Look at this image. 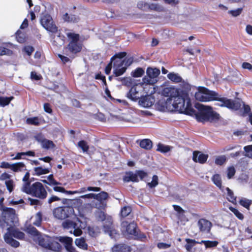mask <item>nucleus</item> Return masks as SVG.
<instances>
[{
    "mask_svg": "<svg viewBox=\"0 0 252 252\" xmlns=\"http://www.w3.org/2000/svg\"><path fill=\"white\" fill-rule=\"evenodd\" d=\"M162 95L167 97L163 105V108L170 110L172 107L175 111L181 114L191 116H195L198 122H213L218 120L220 115L213 110L209 106L196 103L195 107L198 112L192 106L191 99L186 91L174 87H166L161 92Z\"/></svg>",
    "mask_w": 252,
    "mask_h": 252,
    "instance_id": "obj_1",
    "label": "nucleus"
},
{
    "mask_svg": "<svg viewBox=\"0 0 252 252\" xmlns=\"http://www.w3.org/2000/svg\"><path fill=\"white\" fill-rule=\"evenodd\" d=\"M206 95H207V101H218L221 104H218L220 107H225L233 110H238L241 108L240 101H233L226 97H221L220 95L215 91H211L206 88Z\"/></svg>",
    "mask_w": 252,
    "mask_h": 252,
    "instance_id": "obj_2",
    "label": "nucleus"
},
{
    "mask_svg": "<svg viewBox=\"0 0 252 252\" xmlns=\"http://www.w3.org/2000/svg\"><path fill=\"white\" fill-rule=\"evenodd\" d=\"M38 244L42 248L55 252H59L62 246L59 243L46 235H41L38 237Z\"/></svg>",
    "mask_w": 252,
    "mask_h": 252,
    "instance_id": "obj_3",
    "label": "nucleus"
},
{
    "mask_svg": "<svg viewBox=\"0 0 252 252\" xmlns=\"http://www.w3.org/2000/svg\"><path fill=\"white\" fill-rule=\"evenodd\" d=\"M147 176V173L142 170H137L134 172L131 171H126L123 177V181L124 183H137L139 182L138 178L142 180Z\"/></svg>",
    "mask_w": 252,
    "mask_h": 252,
    "instance_id": "obj_4",
    "label": "nucleus"
},
{
    "mask_svg": "<svg viewBox=\"0 0 252 252\" xmlns=\"http://www.w3.org/2000/svg\"><path fill=\"white\" fill-rule=\"evenodd\" d=\"M40 23L48 32L55 33L58 32V27L54 23L52 16L48 13H43L40 17Z\"/></svg>",
    "mask_w": 252,
    "mask_h": 252,
    "instance_id": "obj_5",
    "label": "nucleus"
},
{
    "mask_svg": "<svg viewBox=\"0 0 252 252\" xmlns=\"http://www.w3.org/2000/svg\"><path fill=\"white\" fill-rule=\"evenodd\" d=\"M147 76H144L143 82L144 84L153 85L158 81L160 70L156 67H148L146 70Z\"/></svg>",
    "mask_w": 252,
    "mask_h": 252,
    "instance_id": "obj_6",
    "label": "nucleus"
},
{
    "mask_svg": "<svg viewBox=\"0 0 252 252\" xmlns=\"http://www.w3.org/2000/svg\"><path fill=\"white\" fill-rule=\"evenodd\" d=\"M74 212L72 207L69 206L59 207L53 210L54 217L59 220H64L70 217Z\"/></svg>",
    "mask_w": 252,
    "mask_h": 252,
    "instance_id": "obj_7",
    "label": "nucleus"
},
{
    "mask_svg": "<svg viewBox=\"0 0 252 252\" xmlns=\"http://www.w3.org/2000/svg\"><path fill=\"white\" fill-rule=\"evenodd\" d=\"M29 194L42 199L45 198L47 194L43 185L38 182L31 185V190Z\"/></svg>",
    "mask_w": 252,
    "mask_h": 252,
    "instance_id": "obj_8",
    "label": "nucleus"
},
{
    "mask_svg": "<svg viewBox=\"0 0 252 252\" xmlns=\"http://www.w3.org/2000/svg\"><path fill=\"white\" fill-rule=\"evenodd\" d=\"M59 241L62 243L67 252H75V248L72 246L73 239L67 236L60 237Z\"/></svg>",
    "mask_w": 252,
    "mask_h": 252,
    "instance_id": "obj_9",
    "label": "nucleus"
},
{
    "mask_svg": "<svg viewBox=\"0 0 252 252\" xmlns=\"http://www.w3.org/2000/svg\"><path fill=\"white\" fill-rule=\"evenodd\" d=\"M103 231L105 233L108 234L111 238H115V235L118 234V231L113 226L111 218L107 219L103 224Z\"/></svg>",
    "mask_w": 252,
    "mask_h": 252,
    "instance_id": "obj_10",
    "label": "nucleus"
},
{
    "mask_svg": "<svg viewBox=\"0 0 252 252\" xmlns=\"http://www.w3.org/2000/svg\"><path fill=\"white\" fill-rule=\"evenodd\" d=\"M108 197V194L105 191H101L97 194H94V198L99 202L97 205L96 204V207L98 208H104L106 203L104 202Z\"/></svg>",
    "mask_w": 252,
    "mask_h": 252,
    "instance_id": "obj_11",
    "label": "nucleus"
},
{
    "mask_svg": "<svg viewBox=\"0 0 252 252\" xmlns=\"http://www.w3.org/2000/svg\"><path fill=\"white\" fill-rule=\"evenodd\" d=\"M113 73L116 77L123 75L126 70L127 68L124 66V62H114L113 63Z\"/></svg>",
    "mask_w": 252,
    "mask_h": 252,
    "instance_id": "obj_12",
    "label": "nucleus"
},
{
    "mask_svg": "<svg viewBox=\"0 0 252 252\" xmlns=\"http://www.w3.org/2000/svg\"><path fill=\"white\" fill-rule=\"evenodd\" d=\"M197 225L201 232L208 233L210 231L212 224L206 219H200L198 220Z\"/></svg>",
    "mask_w": 252,
    "mask_h": 252,
    "instance_id": "obj_13",
    "label": "nucleus"
},
{
    "mask_svg": "<svg viewBox=\"0 0 252 252\" xmlns=\"http://www.w3.org/2000/svg\"><path fill=\"white\" fill-rule=\"evenodd\" d=\"M138 99L139 105L145 108L150 107L154 103V99L150 95L141 96Z\"/></svg>",
    "mask_w": 252,
    "mask_h": 252,
    "instance_id": "obj_14",
    "label": "nucleus"
},
{
    "mask_svg": "<svg viewBox=\"0 0 252 252\" xmlns=\"http://www.w3.org/2000/svg\"><path fill=\"white\" fill-rule=\"evenodd\" d=\"M74 223H75V229L73 231L74 235L75 236L81 235L82 234V229L86 227V222L77 218Z\"/></svg>",
    "mask_w": 252,
    "mask_h": 252,
    "instance_id": "obj_15",
    "label": "nucleus"
},
{
    "mask_svg": "<svg viewBox=\"0 0 252 252\" xmlns=\"http://www.w3.org/2000/svg\"><path fill=\"white\" fill-rule=\"evenodd\" d=\"M208 158V155L201 153L200 151H194L193 152L192 159L195 162L204 163Z\"/></svg>",
    "mask_w": 252,
    "mask_h": 252,
    "instance_id": "obj_16",
    "label": "nucleus"
},
{
    "mask_svg": "<svg viewBox=\"0 0 252 252\" xmlns=\"http://www.w3.org/2000/svg\"><path fill=\"white\" fill-rule=\"evenodd\" d=\"M126 97L132 101H136L140 98L138 92L136 90V86H131L129 91L126 93Z\"/></svg>",
    "mask_w": 252,
    "mask_h": 252,
    "instance_id": "obj_17",
    "label": "nucleus"
},
{
    "mask_svg": "<svg viewBox=\"0 0 252 252\" xmlns=\"http://www.w3.org/2000/svg\"><path fill=\"white\" fill-rule=\"evenodd\" d=\"M206 90V88L205 87H199L198 91L195 93L194 96L195 99L200 101L207 102Z\"/></svg>",
    "mask_w": 252,
    "mask_h": 252,
    "instance_id": "obj_18",
    "label": "nucleus"
},
{
    "mask_svg": "<svg viewBox=\"0 0 252 252\" xmlns=\"http://www.w3.org/2000/svg\"><path fill=\"white\" fill-rule=\"evenodd\" d=\"M6 234H9L13 238H15L19 240H23L25 238V233L18 229L8 228Z\"/></svg>",
    "mask_w": 252,
    "mask_h": 252,
    "instance_id": "obj_19",
    "label": "nucleus"
},
{
    "mask_svg": "<svg viewBox=\"0 0 252 252\" xmlns=\"http://www.w3.org/2000/svg\"><path fill=\"white\" fill-rule=\"evenodd\" d=\"M68 51L73 54L80 52L82 50V45L79 42H70L67 45Z\"/></svg>",
    "mask_w": 252,
    "mask_h": 252,
    "instance_id": "obj_20",
    "label": "nucleus"
},
{
    "mask_svg": "<svg viewBox=\"0 0 252 252\" xmlns=\"http://www.w3.org/2000/svg\"><path fill=\"white\" fill-rule=\"evenodd\" d=\"M4 240L7 244L12 247L17 248L20 245V243L18 241L14 239L9 234H5L4 236Z\"/></svg>",
    "mask_w": 252,
    "mask_h": 252,
    "instance_id": "obj_21",
    "label": "nucleus"
},
{
    "mask_svg": "<svg viewBox=\"0 0 252 252\" xmlns=\"http://www.w3.org/2000/svg\"><path fill=\"white\" fill-rule=\"evenodd\" d=\"M112 252H129L130 247L125 244H116L112 248Z\"/></svg>",
    "mask_w": 252,
    "mask_h": 252,
    "instance_id": "obj_22",
    "label": "nucleus"
},
{
    "mask_svg": "<svg viewBox=\"0 0 252 252\" xmlns=\"http://www.w3.org/2000/svg\"><path fill=\"white\" fill-rule=\"evenodd\" d=\"M62 226L64 229H70L69 232L72 233L75 229V223L72 220H66L62 222Z\"/></svg>",
    "mask_w": 252,
    "mask_h": 252,
    "instance_id": "obj_23",
    "label": "nucleus"
},
{
    "mask_svg": "<svg viewBox=\"0 0 252 252\" xmlns=\"http://www.w3.org/2000/svg\"><path fill=\"white\" fill-rule=\"evenodd\" d=\"M136 224L134 222L129 223L126 227V231L127 233L134 236H137V230L136 229Z\"/></svg>",
    "mask_w": 252,
    "mask_h": 252,
    "instance_id": "obj_24",
    "label": "nucleus"
},
{
    "mask_svg": "<svg viewBox=\"0 0 252 252\" xmlns=\"http://www.w3.org/2000/svg\"><path fill=\"white\" fill-rule=\"evenodd\" d=\"M75 244L79 248L86 250L88 249V244L86 243V239L83 237L76 238L75 240Z\"/></svg>",
    "mask_w": 252,
    "mask_h": 252,
    "instance_id": "obj_25",
    "label": "nucleus"
},
{
    "mask_svg": "<svg viewBox=\"0 0 252 252\" xmlns=\"http://www.w3.org/2000/svg\"><path fill=\"white\" fill-rule=\"evenodd\" d=\"M51 169V165H50L49 168H43L42 166H38L34 168L35 175L40 176L43 174L49 173Z\"/></svg>",
    "mask_w": 252,
    "mask_h": 252,
    "instance_id": "obj_26",
    "label": "nucleus"
},
{
    "mask_svg": "<svg viewBox=\"0 0 252 252\" xmlns=\"http://www.w3.org/2000/svg\"><path fill=\"white\" fill-rule=\"evenodd\" d=\"M140 147L146 150H150L152 148L153 143L149 139H144L140 142Z\"/></svg>",
    "mask_w": 252,
    "mask_h": 252,
    "instance_id": "obj_27",
    "label": "nucleus"
},
{
    "mask_svg": "<svg viewBox=\"0 0 252 252\" xmlns=\"http://www.w3.org/2000/svg\"><path fill=\"white\" fill-rule=\"evenodd\" d=\"M41 145L42 148L46 150L54 148L55 147V145L52 141L47 139L42 140L41 141Z\"/></svg>",
    "mask_w": 252,
    "mask_h": 252,
    "instance_id": "obj_28",
    "label": "nucleus"
},
{
    "mask_svg": "<svg viewBox=\"0 0 252 252\" xmlns=\"http://www.w3.org/2000/svg\"><path fill=\"white\" fill-rule=\"evenodd\" d=\"M63 19L64 21L73 23H77L79 20V18L78 16L73 14L69 15L67 13L63 15Z\"/></svg>",
    "mask_w": 252,
    "mask_h": 252,
    "instance_id": "obj_29",
    "label": "nucleus"
},
{
    "mask_svg": "<svg viewBox=\"0 0 252 252\" xmlns=\"http://www.w3.org/2000/svg\"><path fill=\"white\" fill-rule=\"evenodd\" d=\"M168 78L175 83H180L183 81L182 78L177 73L170 72L167 75Z\"/></svg>",
    "mask_w": 252,
    "mask_h": 252,
    "instance_id": "obj_30",
    "label": "nucleus"
},
{
    "mask_svg": "<svg viewBox=\"0 0 252 252\" xmlns=\"http://www.w3.org/2000/svg\"><path fill=\"white\" fill-rule=\"evenodd\" d=\"M126 55V52H121L115 54L111 58V62H120L123 61V59Z\"/></svg>",
    "mask_w": 252,
    "mask_h": 252,
    "instance_id": "obj_31",
    "label": "nucleus"
},
{
    "mask_svg": "<svg viewBox=\"0 0 252 252\" xmlns=\"http://www.w3.org/2000/svg\"><path fill=\"white\" fill-rule=\"evenodd\" d=\"M199 244H203L206 249L215 248L217 246L219 243L217 241L202 240Z\"/></svg>",
    "mask_w": 252,
    "mask_h": 252,
    "instance_id": "obj_32",
    "label": "nucleus"
},
{
    "mask_svg": "<svg viewBox=\"0 0 252 252\" xmlns=\"http://www.w3.org/2000/svg\"><path fill=\"white\" fill-rule=\"evenodd\" d=\"M144 73V69L142 67H138L132 71L130 74L133 77L137 78L141 77Z\"/></svg>",
    "mask_w": 252,
    "mask_h": 252,
    "instance_id": "obj_33",
    "label": "nucleus"
},
{
    "mask_svg": "<svg viewBox=\"0 0 252 252\" xmlns=\"http://www.w3.org/2000/svg\"><path fill=\"white\" fill-rule=\"evenodd\" d=\"M13 98V96H0V106L5 107L8 105Z\"/></svg>",
    "mask_w": 252,
    "mask_h": 252,
    "instance_id": "obj_34",
    "label": "nucleus"
},
{
    "mask_svg": "<svg viewBox=\"0 0 252 252\" xmlns=\"http://www.w3.org/2000/svg\"><path fill=\"white\" fill-rule=\"evenodd\" d=\"M227 191V200L232 203H236V197L234 195L233 192L229 188L227 187L225 189Z\"/></svg>",
    "mask_w": 252,
    "mask_h": 252,
    "instance_id": "obj_35",
    "label": "nucleus"
},
{
    "mask_svg": "<svg viewBox=\"0 0 252 252\" xmlns=\"http://www.w3.org/2000/svg\"><path fill=\"white\" fill-rule=\"evenodd\" d=\"M186 241L187 244L185 245V248L188 252H190L192 247L195 246L197 243L199 242H196L195 240L191 239H186Z\"/></svg>",
    "mask_w": 252,
    "mask_h": 252,
    "instance_id": "obj_36",
    "label": "nucleus"
},
{
    "mask_svg": "<svg viewBox=\"0 0 252 252\" xmlns=\"http://www.w3.org/2000/svg\"><path fill=\"white\" fill-rule=\"evenodd\" d=\"M25 167V164L22 162H19L12 164L11 170L14 172L20 171Z\"/></svg>",
    "mask_w": 252,
    "mask_h": 252,
    "instance_id": "obj_37",
    "label": "nucleus"
},
{
    "mask_svg": "<svg viewBox=\"0 0 252 252\" xmlns=\"http://www.w3.org/2000/svg\"><path fill=\"white\" fill-rule=\"evenodd\" d=\"M213 183L220 189L221 188V179L220 176L218 174L214 175L212 178Z\"/></svg>",
    "mask_w": 252,
    "mask_h": 252,
    "instance_id": "obj_38",
    "label": "nucleus"
},
{
    "mask_svg": "<svg viewBox=\"0 0 252 252\" xmlns=\"http://www.w3.org/2000/svg\"><path fill=\"white\" fill-rule=\"evenodd\" d=\"M26 123L28 125L37 126L40 125V120L37 117L28 118L26 120Z\"/></svg>",
    "mask_w": 252,
    "mask_h": 252,
    "instance_id": "obj_39",
    "label": "nucleus"
},
{
    "mask_svg": "<svg viewBox=\"0 0 252 252\" xmlns=\"http://www.w3.org/2000/svg\"><path fill=\"white\" fill-rule=\"evenodd\" d=\"M158 178L156 175H153L152 177V181L147 184V186L150 189L155 188L158 186Z\"/></svg>",
    "mask_w": 252,
    "mask_h": 252,
    "instance_id": "obj_40",
    "label": "nucleus"
},
{
    "mask_svg": "<svg viewBox=\"0 0 252 252\" xmlns=\"http://www.w3.org/2000/svg\"><path fill=\"white\" fill-rule=\"evenodd\" d=\"M170 150L169 146L164 145L161 143H158L157 145V151L162 153H166Z\"/></svg>",
    "mask_w": 252,
    "mask_h": 252,
    "instance_id": "obj_41",
    "label": "nucleus"
},
{
    "mask_svg": "<svg viewBox=\"0 0 252 252\" xmlns=\"http://www.w3.org/2000/svg\"><path fill=\"white\" fill-rule=\"evenodd\" d=\"M252 203V201L245 198H242L239 201V204L246 209H249L250 205Z\"/></svg>",
    "mask_w": 252,
    "mask_h": 252,
    "instance_id": "obj_42",
    "label": "nucleus"
},
{
    "mask_svg": "<svg viewBox=\"0 0 252 252\" xmlns=\"http://www.w3.org/2000/svg\"><path fill=\"white\" fill-rule=\"evenodd\" d=\"M121 82L123 85L131 87L132 86L133 81L131 77H123Z\"/></svg>",
    "mask_w": 252,
    "mask_h": 252,
    "instance_id": "obj_43",
    "label": "nucleus"
},
{
    "mask_svg": "<svg viewBox=\"0 0 252 252\" xmlns=\"http://www.w3.org/2000/svg\"><path fill=\"white\" fill-rule=\"evenodd\" d=\"M67 36L71 40L70 42H78L79 39L78 34L68 32L67 33Z\"/></svg>",
    "mask_w": 252,
    "mask_h": 252,
    "instance_id": "obj_44",
    "label": "nucleus"
},
{
    "mask_svg": "<svg viewBox=\"0 0 252 252\" xmlns=\"http://www.w3.org/2000/svg\"><path fill=\"white\" fill-rule=\"evenodd\" d=\"M131 209L129 206H124L121 209V215L123 217H126L131 212Z\"/></svg>",
    "mask_w": 252,
    "mask_h": 252,
    "instance_id": "obj_45",
    "label": "nucleus"
},
{
    "mask_svg": "<svg viewBox=\"0 0 252 252\" xmlns=\"http://www.w3.org/2000/svg\"><path fill=\"white\" fill-rule=\"evenodd\" d=\"M24 184L23 186L22 190L23 192L29 194L31 190V182L30 181H24Z\"/></svg>",
    "mask_w": 252,
    "mask_h": 252,
    "instance_id": "obj_46",
    "label": "nucleus"
},
{
    "mask_svg": "<svg viewBox=\"0 0 252 252\" xmlns=\"http://www.w3.org/2000/svg\"><path fill=\"white\" fill-rule=\"evenodd\" d=\"M236 101H240L241 103V106L242 105V103H243V116H245L247 114L250 113L251 112V108L249 105L246 104L244 102L242 101L241 100H236Z\"/></svg>",
    "mask_w": 252,
    "mask_h": 252,
    "instance_id": "obj_47",
    "label": "nucleus"
},
{
    "mask_svg": "<svg viewBox=\"0 0 252 252\" xmlns=\"http://www.w3.org/2000/svg\"><path fill=\"white\" fill-rule=\"evenodd\" d=\"M243 11V8H238L234 10H229L228 13L230 14L232 16L236 17L239 16Z\"/></svg>",
    "mask_w": 252,
    "mask_h": 252,
    "instance_id": "obj_48",
    "label": "nucleus"
},
{
    "mask_svg": "<svg viewBox=\"0 0 252 252\" xmlns=\"http://www.w3.org/2000/svg\"><path fill=\"white\" fill-rule=\"evenodd\" d=\"M229 209L239 220H242L244 219L243 215L241 212H240L237 209L233 208L232 207H230Z\"/></svg>",
    "mask_w": 252,
    "mask_h": 252,
    "instance_id": "obj_49",
    "label": "nucleus"
},
{
    "mask_svg": "<svg viewBox=\"0 0 252 252\" xmlns=\"http://www.w3.org/2000/svg\"><path fill=\"white\" fill-rule=\"evenodd\" d=\"M28 232L30 234L33 236H37V237L41 235V233L33 226L29 227L28 229Z\"/></svg>",
    "mask_w": 252,
    "mask_h": 252,
    "instance_id": "obj_50",
    "label": "nucleus"
},
{
    "mask_svg": "<svg viewBox=\"0 0 252 252\" xmlns=\"http://www.w3.org/2000/svg\"><path fill=\"white\" fill-rule=\"evenodd\" d=\"M78 146L81 148L83 152H87L89 150V146L87 142L84 140H81L78 143Z\"/></svg>",
    "mask_w": 252,
    "mask_h": 252,
    "instance_id": "obj_51",
    "label": "nucleus"
},
{
    "mask_svg": "<svg viewBox=\"0 0 252 252\" xmlns=\"http://www.w3.org/2000/svg\"><path fill=\"white\" fill-rule=\"evenodd\" d=\"M12 51L6 48L0 46V56L3 55H11L12 54Z\"/></svg>",
    "mask_w": 252,
    "mask_h": 252,
    "instance_id": "obj_52",
    "label": "nucleus"
},
{
    "mask_svg": "<svg viewBox=\"0 0 252 252\" xmlns=\"http://www.w3.org/2000/svg\"><path fill=\"white\" fill-rule=\"evenodd\" d=\"M35 221L33 222V224L37 226H39L42 221V214L38 212L35 215Z\"/></svg>",
    "mask_w": 252,
    "mask_h": 252,
    "instance_id": "obj_53",
    "label": "nucleus"
},
{
    "mask_svg": "<svg viewBox=\"0 0 252 252\" xmlns=\"http://www.w3.org/2000/svg\"><path fill=\"white\" fill-rule=\"evenodd\" d=\"M226 157L224 156H220L216 158L215 164L218 165H222L226 161Z\"/></svg>",
    "mask_w": 252,
    "mask_h": 252,
    "instance_id": "obj_54",
    "label": "nucleus"
},
{
    "mask_svg": "<svg viewBox=\"0 0 252 252\" xmlns=\"http://www.w3.org/2000/svg\"><path fill=\"white\" fill-rule=\"evenodd\" d=\"M47 180L48 182V185L50 186L51 185H57L60 184V183L55 180L54 178V176L53 174H50L47 177Z\"/></svg>",
    "mask_w": 252,
    "mask_h": 252,
    "instance_id": "obj_55",
    "label": "nucleus"
},
{
    "mask_svg": "<svg viewBox=\"0 0 252 252\" xmlns=\"http://www.w3.org/2000/svg\"><path fill=\"white\" fill-rule=\"evenodd\" d=\"M96 217L99 221H104L106 219V216L104 212L98 211L95 213Z\"/></svg>",
    "mask_w": 252,
    "mask_h": 252,
    "instance_id": "obj_56",
    "label": "nucleus"
},
{
    "mask_svg": "<svg viewBox=\"0 0 252 252\" xmlns=\"http://www.w3.org/2000/svg\"><path fill=\"white\" fill-rule=\"evenodd\" d=\"M244 150L246 153L245 155L252 158V144L245 146Z\"/></svg>",
    "mask_w": 252,
    "mask_h": 252,
    "instance_id": "obj_57",
    "label": "nucleus"
},
{
    "mask_svg": "<svg viewBox=\"0 0 252 252\" xmlns=\"http://www.w3.org/2000/svg\"><path fill=\"white\" fill-rule=\"evenodd\" d=\"M149 8L156 11H160L162 10V7L161 6L155 3H151L149 4Z\"/></svg>",
    "mask_w": 252,
    "mask_h": 252,
    "instance_id": "obj_58",
    "label": "nucleus"
},
{
    "mask_svg": "<svg viewBox=\"0 0 252 252\" xmlns=\"http://www.w3.org/2000/svg\"><path fill=\"white\" fill-rule=\"evenodd\" d=\"M123 61L124 62V66L127 68L128 66L131 65L132 63H133V57H130L128 58H126L123 60Z\"/></svg>",
    "mask_w": 252,
    "mask_h": 252,
    "instance_id": "obj_59",
    "label": "nucleus"
},
{
    "mask_svg": "<svg viewBox=\"0 0 252 252\" xmlns=\"http://www.w3.org/2000/svg\"><path fill=\"white\" fill-rule=\"evenodd\" d=\"M235 172H236V170L234 167L231 166V167H228V168L227 169V178L228 179L232 178L235 175Z\"/></svg>",
    "mask_w": 252,
    "mask_h": 252,
    "instance_id": "obj_60",
    "label": "nucleus"
},
{
    "mask_svg": "<svg viewBox=\"0 0 252 252\" xmlns=\"http://www.w3.org/2000/svg\"><path fill=\"white\" fill-rule=\"evenodd\" d=\"M23 51H24L28 56H31L34 51V48L31 46H27L24 47Z\"/></svg>",
    "mask_w": 252,
    "mask_h": 252,
    "instance_id": "obj_61",
    "label": "nucleus"
},
{
    "mask_svg": "<svg viewBox=\"0 0 252 252\" xmlns=\"http://www.w3.org/2000/svg\"><path fill=\"white\" fill-rule=\"evenodd\" d=\"M5 185L7 190L9 192H11L13 190V182L11 180H9L5 181Z\"/></svg>",
    "mask_w": 252,
    "mask_h": 252,
    "instance_id": "obj_62",
    "label": "nucleus"
},
{
    "mask_svg": "<svg viewBox=\"0 0 252 252\" xmlns=\"http://www.w3.org/2000/svg\"><path fill=\"white\" fill-rule=\"evenodd\" d=\"M31 78L32 80L39 81L41 78V76L40 75H38L35 71H32L31 73Z\"/></svg>",
    "mask_w": 252,
    "mask_h": 252,
    "instance_id": "obj_63",
    "label": "nucleus"
},
{
    "mask_svg": "<svg viewBox=\"0 0 252 252\" xmlns=\"http://www.w3.org/2000/svg\"><path fill=\"white\" fill-rule=\"evenodd\" d=\"M44 110L47 113L51 114L52 113V109L51 105L48 103H45L43 105Z\"/></svg>",
    "mask_w": 252,
    "mask_h": 252,
    "instance_id": "obj_64",
    "label": "nucleus"
}]
</instances>
